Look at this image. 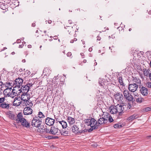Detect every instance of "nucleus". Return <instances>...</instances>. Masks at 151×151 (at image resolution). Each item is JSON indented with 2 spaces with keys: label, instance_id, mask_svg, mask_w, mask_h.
Masks as SVG:
<instances>
[{
  "label": "nucleus",
  "instance_id": "680f3d73",
  "mask_svg": "<svg viewBox=\"0 0 151 151\" xmlns=\"http://www.w3.org/2000/svg\"><path fill=\"white\" fill-rule=\"evenodd\" d=\"M22 62L23 63H25V62H26L25 60V59H23V60H22Z\"/></svg>",
  "mask_w": 151,
  "mask_h": 151
},
{
  "label": "nucleus",
  "instance_id": "c85d7f7f",
  "mask_svg": "<svg viewBox=\"0 0 151 151\" xmlns=\"http://www.w3.org/2000/svg\"><path fill=\"white\" fill-rule=\"evenodd\" d=\"M125 97L127 100L129 101H132L133 99V97L132 96L130 93L128 94L127 96H125Z\"/></svg>",
  "mask_w": 151,
  "mask_h": 151
},
{
  "label": "nucleus",
  "instance_id": "2eb2a0df",
  "mask_svg": "<svg viewBox=\"0 0 151 151\" xmlns=\"http://www.w3.org/2000/svg\"><path fill=\"white\" fill-rule=\"evenodd\" d=\"M37 130L38 132L41 134H44L49 133V129L43 127L42 128L41 127L40 128H38Z\"/></svg>",
  "mask_w": 151,
  "mask_h": 151
},
{
  "label": "nucleus",
  "instance_id": "72a5a7b5",
  "mask_svg": "<svg viewBox=\"0 0 151 151\" xmlns=\"http://www.w3.org/2000/svg\"><path fill=\"white\" fill-rule=\"evenodd\" d=\"M9 104H6V103H2L0 105V107L3 108H8L9 107Z\"/></svg>",
  "mask_w": 151,
  "mask_h": 151
},
{
  "label": "nucleus",
  "instance_id": "a18cd8bd",
  "mask_svg": "<svg viewBox=\"0 0 151 151\" xmlns=\"http://www.w3.org/2000/svg\"><path fill=\"white\" fill-rule=\"evenodd\" d=\"M5 100V98L2 97L0 98V104L3 102Z\"/></svg>",
  "mask_w": 151,
  "mask_h": 151
},
{
  "label": "nucleus",
  "instance_id": "864d4df0",
  "mask_svg": "<svg viewBox=\"0 0 151 151\" xmlns=\"http://www.w3.org/2000/svg\"><path fill=\"white\" fill-rule=\"evenodd\" d=\"M97 40H101V38L99 36H97Z\"/></svg>",
  "mask_w": 151,
  "mask_h": 151
},
{
  "label": "nucleus",
  "instance_id": "c9c22d12",
  "mask_svg": "<svg viewBox=\"0 0 151 151\" xmlns=\"http://www.w3.org/2000/svg\"><path fill=\"white\" fill-rule=\"evenodd\" d=\"M122 127V125L120 123L116 124L114 125V127L115 128H120Z\"/></svg>",
  "mask_w": 151,
  "mask_h": 151
},
{
  "label": "nucleus",
  "instance_id": "69168bd1",
  "mask_svg": "<svg viewBox=\"0 0 151 151\" xmlns=\"http://www.w3.org/2000/svg\"><path fill=\"white\" fill-rule=\"evenodd\" d=\"M54 39H57L58 38V37L57 36H55L54 37Z\"/></svg>",
  "mask_w": 151,
  "mask_h": 151
},
{
  "label": "nucleus",
  "instance_id": "7ed1b4c3",
  "mask_svg": "<svg viewBox=\"0 0 151 151\" xmlns=\"http://www.w3.org/2000/svg\"><path fill=\"white\" fill-rule=\"evenodd\" d=\"M33 85V84L32 83H28L24 86H22L21 88V91L20 93L22 92V93H27L30 87Z\"/></svg>",
  "mask_w": 151,
  "mask_h": 151
},
{
  "label": "nucleus",
  "instance_id": "f03ea898",
  "mask_svg": "<svg viewBox=\"0 0 151 151\" xmlns=\"http://www.w3.org/2000/svg\"><path fill=\"white\" fill-rule=\"evenodd\" d=\"M42 121V119H39L38 117H34L32 120L31 125L33 127L38 128L40 127Z\"/></svg>",
  "mask_w": 151,
  "mask_h": 151
},
{
  "label": "nucleus",
  "instance_id": "ddd939ff",
  "mask_svg": "<svg viewBox=\"0 0 151 151\" xmlns=\"http://www.w3.org/2000/svg\"><path fill=\"white\" fill-rule=\"evenodd\" d=\"M21 95V99L24 101H27L30 99V95L29 94L26 93H22Z\"/></svg>",
  "mask_w": 151,
  "mask_h": 151
},
{
  "label": "nucleus",
  "instance_id": "e433bc0d",
  "mask_svg": "<svg viewBox=\"0 0 151 151\" xmlns=\"http://www.w3.org/2000/svg\"><path fill=\"white\" fill-rule=\"evenodd\" d=\"M143 99L142 98L139 97L136 99V101L137 102L141 103Z\"/></svg>",
  "mask_w": 151,
  "mask_h": 151
},
{
  "label": "nucleus",
  "instance_id": "e2e57ef3",
  "mask_svg": "<svg viewBox=\"0 0 151 151\" xmlns=\"http://www.w3.org/2000/svg\"><path fill=\"white\" fill-rule=\"evenodd\" d=\"M149 78L151 81V73H150V75H149Z\"/></svg>",
  "mask_w": 151,
  "mask_h": 151
},
{
  "label": "nucleus",
  "instance_id": "58836bf2",
  "mask_svg": "<svg viewBox=\"0 0 151 151\" xmlns=\"http://www.w3.org/2000/svg\"><path fill=\"white\" fill-rule=\"evenodd\" d=\"M151 109L149 107H147L144 108L143 110L145 112H147L151 110Z\"/></svg>",
  "mask_w": 151,
  "mask_h": 151
},
{
  "label": "nucleus",
  "instance_id": "5fc2aeb1",
  "mask_svg": "<svg viewBox=\"0 0 151 151\" xmlns=\"http://www.w3.org/2000/svg\"><path fill=\"white\" fill-rule=\"evenodd\" d=\"M24 46L22 44V45H19V47L20 48H22L23 47V46Z\"/></svg>",
  "mask_w": 151,
  "mask_h": 151
},
{
  "label": "nucleus",
  "instance_id": "dca6fc26",
  "mask_svg": "<svg viewBox=\"0 0 151 151\" xmlns=\"http://www.w3.org/2000/svg\"><path fill=\"white\" fill-rule=\"evenodd\" d=\"M24 127L29 128L30 127V123L26 119L20 123Z\"/></svg>",
  "mask_w": 151,
  "mask_h": 151
},
{
  "label": "nucleus",
  "instance_id": "423d86ee",
  "mask_svg": "<svg viewBox=\"0 0 151 151\" xmlns=\"http://www.w3.org/2000/svg\"><path fill=\"white\" fill-rule=\"evenodd\" d=\"M12 85V86H11V87H10V91L12 89V92L13 93V95L16 96L17 95V93H20L21 88H20V87L14 85Z\"/></svg>",
  "mask_w": 151,
  "mask_h": 151
},
{
  "label": "nucleus",
  "instance_id": "0e129e2a",
  "mask_svg": "<svg viewBox=\"0 0 151 151\" xmlns=\"http://www.w3.org/2000/svg\"><path fill=\"white\" fill-rule=\"evenodd\" d=\"M86 60H84L83 61V63H86Z\"/></svg>",
  "mask_w": 151,
  "mask_h": 151
},
{
  "label": "nucleus",
  "instance_id": "338daca9",
  "mask_svg": "<svg viewBox=\"0 0 151 151\" xmlns=\"http://www.w3.org/2000/svg\"><path fill=\"white\" fill-rule=\"evenodd\" d=\"M28 48H30L31 47V45H28Z\"/></svg>",
  "mask_w": 151,
  "mask_h": 151
},
{
  "label": "nucleus",
  "instance_id": "a19ab883",
  "mask_svg": "<svg viewBox=\"0 0 151 151\" xmlns=\"http://www.w3.org/2000/svg\"><path fill=\"white\" fill-rule=\"evenodd\" d=\"M12 93H10V97L11 98V99H10V100L11 101V100H13L14 97H15V96L13 95V93L12 92Z\"/></svg>",
  "mask_w": 151,
  "mask_h": 151
},
{
  "label": "nucleus",
  "instance_id": "c03bdc74",
  "mask_svg": "<svg viewBox=\"0 0 151 151\" xmlns=\"http://www.w3.org/2000/svg\"><path fill=\"white\" fill-rule=\"evenodd\" d=\"M58 85L59 84L58 83H54L53 84H52V86H53L55 88H56L58 86Z\"/></svg>",
  "mask_w": 151,
  "mask_h": 151
},
{
  "label": "nucleus",
  "instance_id": "412c9836",
  "mask_svg": "<svg viewBox=\"0 0 151 151\" xmlns=\"http://www.w3.org/2000/svg\"><path fill=\"white\" fill-rule=\"evenodd\" d=\"M110 112L111 114H115L117 113V110L115 106H112L110 107L109 108Z\"/></svg>",
  "mask_w": 151,
  "mask_h": 151
},
{
  "label": "nucleus",
  "instance_id": "6ab92c4d",
  "mask_svg": "<svg viewBox=\"0 0 151 151\" xmlns=\"http://www.w3.org/2000/svg\"><path fill=\"white\" fill-rule=\"evenodd\" d=\"M70 130L68 129H62L60 130V134L61 135L63 136H67L68 135L70 134Z\"/></svg>",
  "mask_w": 151,
  "mask_h": 151
},
{
  "label": "nucleus",
  "instance_id": "7c9ffc66",
  "mask_svg": "<svg viewBox=\"0 0 151 151\" xmlns=\"http://www.w3.org/2000/svg\"><path fill=\"white\" fill-rule=\"evenodd\" d=\"M17 118V116H16L15 113H10V119L16 120V119Z\"/></svg>",
  "mask_w": 151,
  "mask_h": 151
},
{
  "label": "nucleus",
  "instance_id": "39448f33",
  "mask_svg": "<svg viewBox=\"0 0 151 151\" xmlns=\"http://www.w3.org/2000/svg\"><path fill=\"white\" fill-rule=\"evenodd\" d=\"M49 133L53 135H59L60 134V130L55 126H52L50 130H49Z\"/></svg>",
  "mask_w": 151,
  "mask_h": 151
},
{
  "label": "nucleus",
  "instance_id": "c756f323",
  "mask_svg": "<svg viewBox=\"0 0 151 151\" xmlns=\"http://www.w3.org/2000/svg\"><path fill=\"white\" fill-rule=\"evenodd\" d=\"M137 116L136 114H134L133 115L127 118V120L129 121H132L134 119L137 118Z\"/></svg>",
  "mask_w": 151,
  "mask_h": 151
},
{
  "label": "nucleus",
  "instance_id": "4d7b16f0",
  "mask_svg": "<svg viewBox=\"0 0 151 151\" xmlns=\"http://www.w3.org/2000/svg\"><path fill=\"white\" fill-rule=\"evenodd\" d=\"M68 22L70 24H71L72 23V21L71 20H69L68 21Z\"/></svg>",
  "mask_w": 151,
  "mask_h": 151
},
{
  "label": "nucleus",
  "instance_id": "0eeeda50",
  "mask_svg": "<svg viewBox=\"0 0 151 151\" xmlns=\"http://www.w3.org/2000/svg\"><path fill=\"white\" fill-rule=\"evenodd\" d=\"M138 86V85L136 83L129 84L128 86L129 90L131 92H134L137 90Z\"/></svg>",
  "mask_w": 151,
  "mask_h": 151
},
{
  "label": "nucleus",
  "instance_id": "a211bd4d",
  "mask_svg": "<svg viewBox=\"0 0 151 151\" xmlns=\"http://www.w3.org/2000/svg\"><path fill=\"white\" fill-rule=\"evenodd\" d=\"M140 92L143 96L147 95L148 92L147 89L144 87H142L141 88Z\"/></svg>",
  "mask_w": 151,
  "mask_h": 151
},
{
  "label": "nucleus",
  "instance_id": "774afa93",
  "mask_svg": "<svg viewBox=\"0 0 151 151\" xmlns=\"http://www.w3.org/2000/svg\"><path fill=\"white\" fill-rule=\"evenodd\" d=\"M147 137L148 138H149V139H150V138H151V135H150V136H147Z\"/></svg>",
  "mask_w": 151,
  "mask_h": 151
},
{
  "label": "nucleus",
  "instance_id": "13d9d810",
  "mask_svg": "<svg viewBox=\"0 0 151 151\" xmlns=\"http://www.w3.org/2000/svg\"><path fill=\"white\" fill-rule=\"evenodd\" d=\"M47 22L48 23H49V24H51L52 22V21L51 20H49L48 21H47Z\"/></svg>",
  "mask_w": 151,
  "mask_h": 151
},
{
  "label": "nucleus",
  "instance_id": "37998d69",
  "mask_svg": "<svg viewBox=\"0 0 151 151\" xmlns=\"http://www.w3.org/2000/svg\"><path fill=\"white\" fill-rule=\"evenodd\" d=\"M4 85V86L6 88H9V82L6 83H5Z\"/></svg>",
  "mask_w": 151,
  "mask_h": 151
},
{
  "label": "nucleus",
  "instance_id": "f3484780",
  "mask_svg": "<svg viewBox=\"0 0 151 151\" xmlns=\"http://www.w3.org/2000/svg\"><path fill=\"white\" fill-rule=\"evenodd\" d=\"M132 106L129 103H127L122 105L123 111H126L130 109Z\"/></svg>",
  "mask_w": 151,
  "mask_h": 151
},
{
  "label": "nucleus",
  "instance_id": "473e14b6",
  "mask_svg": "<svg viewBox=\"0 0 151 151\" xmlns=\"http://www.w3.org/2000/svg\"><path fill=\"white\" fill-rule=\"evenodd\" d=\"M38 116L39 119H42L43 118H44L45 117V115L43 114V113L40 111L38 112Z\"/></svg>",
  "mask_w": 151,
  "mask_h": 151
},
{
  "label": "nucleus",
  "instance_id": "20e7f679",
  "mask_svg": "<svg viewBox=\"0 0 151 151\" xmlns=\"http://www.w3.org/2000/svg\"><path fill=\"white\" fill-rule=\"evenodd\" d=\"M23 82V79L21 78H18L16 79L14 81H10V86H12V84L20 87V86H22Z\"/></svg>",
  "mask_w": 151,
  "mask_h": 151
},
{
  "label": "nucleus",
  "instance_id": "49530a36",
  "mask_svg": "<svg viewBox=\"0 0 151 151\" xmlns=\"http://www.w3.org/2000/svg\"><path fill=\"white\" fill-rule=\"evenodd\" d=\"M3 84V83L1 81H0V91H2L1 88H2V85Z\"/></svg>",
  "mask_w": 151,
  "mask_h": 151
},
{
  "label": "nucleus",
  "instance_id": "6e6d98bb",
  "mask_svg": "<svg viewBox=\"0 0 151 151\" xmlns=\"http://www.w3.org/2000/svg\"><path fill=\"white\" fill-rule=\"evenodd\" d=\"M48 138L49 139H51L53 138V137L52 136H49L48 137Z\"/></svg>",
  "mask_w": 151,
  "mask_h": 151
},
{
  "label": "nucleus",
  "instance_id": "5701e85b",
  "mask_svg": "<svg viewBox=\"0 0 151 151\" xmlns=\"http://www.w3.org/2000/svg\"><path fill=\"white\" fill-rule=\"evenodd\" d=\"M115 106L116 107V110H117V112L120 113L123 112L122 105L118 104L116 105Z\"/></svg>",
  "mask_w": 151,
  "mask_h": 151
},
{
  "label": "nucleus",
  "instance_id": "b1692460",
  "mask_svg": "<svg viewBox=\"0 0 151 151\" xmlns=\"http://www.w3.org/2000/svg\"><path fill=\"white\" fill-rule=\"evenodd\" d=\"M67 120L70 125H72L75 122L74 118L70 116L68 117Z\"/></svg>",
  "mask_w": 151,
  "mask_h": 151
},
{
  "label": "nucleus",
  "instance_id": "f257e3e1",
  "mask_svg": "<svg viewBox=\"0 0 151 151\" xmlns=\"http://www.w3.org/2000/svg\"><path fill=\"white\" fill-rule=\"evenodd\" d=\"M85 124L87 126H90L91 128L88 129V132H91L93 129L98 128L99 125L97 124V122L94 119L89 118L84 120Z\"/></svg>",
  "mask_w": 151,
  "mask_h": 151
},
{
  "label": "nucleus",
  "instance_id": "f8f14e48",
  "mask_svg": "<svg viewBox=\"0 0 151 151\" xmlns=\"http://www.w3.org/2000/svg\"><path fill=\"white\" fill-rule=\"evenodd\" d=\"M11 101L13 103V105L16 106H19L21 103L20 98L17 97H15L14 100H11Z\"/></svg>",
  "mask_w": 151,
  "mask_h": 151
},
{
  "label": "nucleus",
  "instance_id": "9d476101",
  "mask_svg": "<svg viewBox=\"0 0 151 151\" xmlns=\"http://www.w3.org/2000/svg\"><path fill=\"white\" fill-rule=\"evenodd\" d=\"M16 121L18 123H21L25 119L23 117V114L22 112L19 113L17 116Z\"/></svg>",
  "mask_w": 151,
  "mask_h": 151
},
{
  "label": "nucleus",
  "instance_id": "aec40b11",
  "mask_svg": "<svg viewBox=\"0 0 151 151\" xmlns=\"http://www.w3.org/2000/svg\"><path fill=\"white\" fill-rule=\"evenodd\" d=\"M65 28L69 32V34L70 35H73L75 33V32L73 30V27H71L69 26H66L65 27Z\"/></svg>",
  "mask_w": 151,
  "mask_h": 151
},
{
  "label": "nucleus",
  "instance_id": "603ef678",
  "mask_svg": "<svg viewBox=\"0 0 151 151\" xmlns=\"http://www.w3.org/2000/svg\"><path fill=\"white\" fill-rule=\"evenodd\" d=\"M71 55V52H68V53L67 54V56H70Z\"/></svg>",
  "mask_w": 151,
  "mask_h": 151
},
{
  "label": "nucleus",
  "instance_id": "6e6552de",
  "mask_svg": "<svg viewBox=\"0 0 151 151\" xmlns=\"http://www.w3.org/2000/svg\"><path fill=\"white\" fill-rule=\"evenodd\" d=\"M115 99L117 101L121 102H122L123 99V96L122 94L120 93H117L114 95Z\"/></svg>",
  "mask_w": 151,
  "mask_h": 151
},
{
  "label": "nucleus",
  "instance_id": "052dcab7",
  "mask_svg": "<svg viewBox=\"0 0 151 151\" xmlns=\"http://www.w3.org/2000/svg\"><path fill=\"white\" fill-rule=\"evenodd\" d=\"M35 23H33L32 24V26L33 27H35Z\"/></svg>",
  "mask_w": 151,
  "mask_h": 151
},
{
  "label": "nucleus",
  "instance_id": "bf43d9fd",
  "mask_svg": "<svg viewBox=\"0 0 151 151\" xmlns=\"http://www.w3.org/2000/svg\"><path fill=\"white\" fill-rule=\"evenodd\" d=\"M92 50V48H89V49H88V50L90 52H91Z\"/></svg>",
  "mask_w": 151,
  "mask_h": 151
},
{
  "label": "nucleus",
  "instance_id": "f704fd0d",
  "mask_svg": "<svg viewBox=\"0 0 151 151\" xmlns=\"http://www.w3.org/2000/svg\"><path fill=\"white\" fill-rule=\"evenodd\" d=\"M118 81L121 85H124V83L123 82L122 78V77H119V78Z\"/></svg>",
  "mask_w": 151,
  "mask_h": 151
},
{
  "label": "nucleus",
  "instance_id": "ea45409f",
  "mask_svg": "<svg viewBox=\"0 0 151 151\" xmlns=\"http://www.w3.org/2000/svg\"><path fill=\"white\" fill-rule=\"evenodd\" d=\"M108 120L110 122H111L113 121V119L110 115L108 118Z\"/></svg>",
  "mask_w": 151,
  "mask_h": 151
},
{
  "label": "nucleus",
  "instance_id": "8fccbe9b",
  "mask_svg": "<svg viewBox=\"0 0 151 151\" xmlns=\"http://www.w3.org/2000/svg\"><path fill=\"white\" fill-rule=\"evenodd\" d=\"M21 42V40L20 39H18L17 41V43H19Z\"/></svg>",
  "mask_w": 151,
  "mask_h": 151
},
{
  "label": "nucleus",
  "instance_id": "4c0bfd02",
  "mask_svg": "<svg viewBox=\"0 0 151 151\" xmlns=\"http://www.w3.org/2000/svg\"><path fill=\"white\" fill-rule=\"evenodd\" d=\"M129 91L127 90H124L123 92V94L124 97L129 94Z\"/></svg>",
  "mask_w": 151,
  "mask_h": 151
},
{
  "label": "nucleus",
  "instance_id": "2f4dec72",
  "mask_svg": "<svg viewBox=\"0 0 151 151\" xmlns=\"http://www.w3.org/2000/svg\"><path fill=\"white\" fill-rule=\"evenodd\" d=\"M104 117H103L104 119H105V120L106 121L108 122V118L109 116L110 115V114L109 113H106L104 114Z\"/></svg>",
  "mask_w": 151,
  "mask_h": 151
},
{
  "label": "nucleus",
  "instance_id": "4be33fe9",
  "mask_svg": "<svg viewBox=\"0 0 151 151\" xmlns=\"http://www.w3.org/2000/svg\"><path fill=\"white\" fill-rule=\"evenodd\" d=\"M59 122L60 124H61L63 129H65L67 127V122L64 120L58 121V122Z\"/></svg>",
  "mask_w": 151,
  "mask_h": 151
},
{
  "label": "nucleus",
  "instance_id": "bb28decb",
  "mask_svg": "<svg viewBox=\"0 0 151 151\" xmlns=\"http://www.w3.org/2000/svg\"><path fill=\"white\" fill-rule=\"evenodd\" d=\"M104 119L103 117L100 118L98 120L97 122H98L99 124H106L107 122Z\"/></svg>",
  "mask_w": 151,
  "mask_h": 151
},
{
  "label": "nucleus",
  "instance_id": "1a4fd4ad",
  "mask_svg": "<svg viewBox=\"0 0 151 151\" xmlns=\"http://www.w3.org/2000/svg\"><path fill=\"white\" fill-rule=\"evenodd\" d=\"M55 122V119L50 117L47 118L45 120V124L49 126L52 125Z\"/></svg>",
  "mask_w": 151,
  "mask_h": 151
},
{
  "label": "nucleus",
  "instance_id": "9b49d317",
  "mask_svg": "<svg viewBox=\"0 0 151 151\" xmlns=\"http://www.w3.org/2000/svg\"><path fill=\"white\" fill-rule=\"evenodd\" d=\"M72 131L73 132L76 134H81L84 132V130H79V129L77 125H74L72 127Z\"/></svg>",
  "mask_w": 151,
  "mask_h": 151
},
{
  "label": "nucleus",
  "instance_id": "de8ad7c7",
  "mask_svg": "<svg viewBox=\"0 0 151 151\" xmlns=\"http://www.w3.org/2000/svg\"><path fill=\"white\" fill-rule=\"evenodd\" d=\"M48 70L47 68H45V69L43 70V74H44L45 75H47L46 73H45V72H46V71Z\"/></svg>",
  "mask_w": 151,
  "mask_h": 151
},
{
  "label": "nucleus",
  "instance_id": "a878e982",
  "mask_svg": "<svg viewBox=\"0 0 151 151\" xmlns=\"http://www.w3.org/2000/svg\"><path fill=\"white\" fill-rule=\"evenodd\" d=\"M4 97H9V88H7L4 90Z\"/></svg>",
  "mask_w": 151,
  "mask_h": 151
},
{
  "label": "nucleus",
  "instance_id": "393cba45",
  "mask_svg": "<svg viewBox=\"0 0 151 151\" xmlns=\"http://www.w3.org/2000/svg\"><path fill=\"white\" fill-rule=\"evenodd\" d=\"M143 73L145 76H149V75L150 73V69H143Z\"/></svg>",
  "mask_w": 151,
  "mask_h": 151
},
{
  "label": "nucleus",
  "instance_id": "cd10ccee",
  "mask_svg": "<svg viewBox=\"0 0 151 151\" xmlns=\"http://www.w3.org/2000/svg\"><path fill=\"white\" fill-rule=\"evenodd\" d=\"M132 81L133 83H136L137 84H140L141 82L139 78L137 77H133Z\"/></svg>",
  "mask_w": 151,
  "mask_h": 151
},
{
  "label": "nucleus",
  "instance_id": "09e8293b",
  "mask_svg": "<svg viewBox=\"0 0 151 151\" xmlns=\"http://www.w3.org/2000/svg\"><path fill=\"white\" fill-rule=\"evenodd\" d=\"M77 40V39L76 38H74L73 40H70V42L71 43H73L74 42V41H76Z\"/></svg>",
  "mask_w": 151,
  "mask_h": 151
},
{
  "label": "nucleus",
  "instance_id": "79ce46f5",
  "mask_svg": "<svg viewBox=\"0 0 151 151\" xmlns=\"http://www.w3.org/2000/svg\"><path fill=\"white\" fill-rule=\"evenodd\" d=\"M146 85L148 88H151V82H148L147 83Z\"/></svg>",
  "mask_w": 151,
  "mask_h": 151
},
{
  "label": "nucleus",
  "instance_id": "4468645a",
  "mask_svg": "<svg viewBox=\"0 0 151 151\" xmlns=\"http://www.w3.org/2000/svg\"><path fill=\"white\" fill-rule=\"evenodd\" d=\"M32 110L29 107H27L24 108L23 113L24 115L31 114L32 113Z\"/></svg>",
  "mask_w": 151,
  "mask_h": 151
},
{
  "label": "nucleus",
  "instance_id": "3c124183",
  "mask_svg": "<svg viewBox=\"0 0 151 151\" xmlns=\"http://www.w3.org/2000/svg\"><path fill=\"white\" fill-rule=\"evenodd\" d=\"M82 56V58H84V55L83 53H81L80 54Z\"/></svg>",
  "mask_w": 151,
  "mask_h": 151
}]
</instances>
